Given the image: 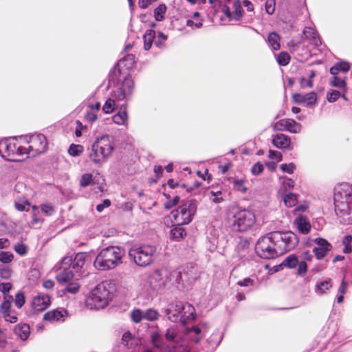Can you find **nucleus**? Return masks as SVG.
<instances>
[{"mask_svg":"<svg viewBox=\"0 0 352 352\" xmlns=\"http://www.w3.org/2000/svg\"><path fill=\"white\" fill-rule=\"evenodd\" d=\"M13 301V297L12 296L8 295L4 296L3 300L1 302L0 305V313L1 315L10 312L12 309V302Z\"/></svg>","mask_w":352,"mask_h":352,"instance_id":"35","label":"nucleus"},{"mask_svg":"<svg viewBox=\"0 0 352 352\" xmlns=\"http://www.w3.org/2000/svg\"><path fill=\"white\" fill-rule=\"evenodd\" d=\"M313 241L316 244L313 248V253L318 260L322 259L333 248L327 240L321 237L316 238Z\"/></svg>","mask_w":352,"mask_h":352,"instance_id":"20","label":"nucleus"},{"mask_svg":"<svg viewBox=\"0 0 352 352\" xmlns=\"http://www.w3.org/2000/svg\"><path fill=\"white\" fill-rule=\"evenodd\" d=\"M14 250L17 254H19L21 256L25 255L28 252L27 245L22 243L16 244L14 246Z\"/></svg>","mask_w":352,"mask_h":352,"instance_id":"58","label":"nucleus"},{"mask_svg":"<svg viewBox=\"0 0 352 352\" xmlns=\"http://www.w3.org/2000/svg\"><path fill=\"white\" fill-rule=\"evenodd\" d=\"M24 140L27 146H23V155L27 154L28 157H34L44 153L47 147L46 137L41 133L32 134L29 137L25 136Z\"/></svg>","mask_w":352,"mask_h":352,"instance_id":"12","label":"nucleus"},{"mask_svg":"<svg viewBox=\"0 0 352 352\" xmlns=\"http://www.w3.org/2000/svg\"><path fill=\"white\" fill-rule=\"evenodd\" d=\"M210 195V199L215 204H220L224 200L221 190L214 191L212 190Z\"/></svg>","mask_w":352,"mask_h":352,"instance_id":"45","label":"nucleus"},{"mask_svg":"<svg viewBox=\"0 0 352 352\" xmlns=\"http://www.w3.org/2000/svg\"><path fill=\"white\" fill-rule=\"evenodd\" d=\"M166 12V6L164 4L159 5L154 10V16L156 21H161L164 19Z\"/></svg>","mask_w":352,"mask_h":352,"instance_id":"41","label":"nucleus"},{"mask_svg":"<svg viewBox=\"0 0 352 352\" xmlns=\"http://www.w3.org/2000/svg\"><path fill=\"white\" fill-rule=\"evenodd\" d=\"M151 338L153 345L162 350L173 349V346L180 345L175 343L178 339V333L177 329L173 327L166 329L164 336L159 332H154L152 334Z\"/></svg>","mask_w":352,"mask_h":352,"instance_id":"14","label":"nucleus"},{"mask_svg":"<svg viewBox=\"0 0 352 352\" xmlns=\"http://www.w3.org/2000/svg\"><path fill=\"white\" fill-rule=\"evenodd\" d=\"M132 340V334L130 331H126L123 333L121 338V344L124 346H129V342Z\"/></svg>","mask_w":352,"mask_h":352,"instance_id":"60","label":"nucleus"},{"mask_svg":"<svg viewBox=\"0 0 352 352\" xmlns=\"http://www.w3.org/2000/svg\"><path fill=\"white\" fill-rule=\"evenodd\" d=\"M272 144L281 149L288 148L291 144L290 138L283 133H278L274 136Z\"/></svg>","mask_w":352,"mask_h":352,"instance_id":"28","label":"nucleus"},{"mask_svg":"<svg viewBox=\"0 0 352 352\" xmlns=\"http://www.w3.org/2000/svg\"><path fill=\"white\" fill-rule=\"evenodd\" d=\"M41 210L42 212L46 216H50L54 212V208L52 206L49 204H42L41 206Z\"/></svg>","mask_w":352,"mask_h":352,"instance_id":"62","label":"nucleus"},{"mask_svg":"<svg viewBox=\"0 0 352 352\" xmlns=\"http://www.w3.org/2000/svg\"><path fill=\"white\" fill-rule=\"evenodd\" d=\"M60 283V284H67L66 285V287L64 288L65 292H68V293L74 294H76L79 291L80 285L76 282H72V280L69 281L68 283Z\"/></svg>","mask_w":352,"mask_h":352,"instance_id":"43","label":"nucleus"},{"mask_svg":"<svg viewBox=\"0 0 352 352\" xmlns=\"http://www.w3.org/2000/svg\"><path fill=\"white\" fill-rule=\"evenodd\" d=\"M127 120V105L123 104L120 107L118 112L112 117V120L118 125H124Z\"/></svg>","mask_w":352,"mask_h":352,"instance_id":"30","label":"nucleus"},{"mask_svg":"<svg viewBox=\"0 0 352 352\" xmlns=\"http://www.w3.org/2000/svg\"><path fill=\"white\" fill-rule=\"evenodd\" d=\"M255 221V215L252 211L242 210L233 216L230 228L233 232H244L250 230Z\"/></svg>","mask_w":352,"mask_h":352,"instance_id":"13","label":"nucleus"},{"mask_svg":"<svg viewBox=\"0 0 352 352\" xmlns=\"http://www.w3.org/2000/svg\"><path fill=\"white\" fill-rule=\"evenodd\" d=\"M131 320L135 322L138 323L142 321V319L144 318V311H142L140 309H135L133 310L131 313Z\"/></svg>","mask_w":352,"mask_h":352,"instance_id":"48","label":"nucleus"},{"mask_svg":"<svg viewBox=\"0 0 352 352\" xmlns=\"http://www.w3.org/2000/svg\"><path fill=\"white\" fill-rule=\"evenodd\" d=\"M14 331L22 340H25L30 336V328L28 324H19L14 327Z\"/></svg>","mask_w":352,"mask_h":352,"instance_id":"32","label":"nucleus"},{"mask_svg":"<svg viewBox=\"0 0 352 352\" xmlns=\"http://www.w3.org/2000/svg\"><path fill=\"white\" fill-rule=\"evenodd\" d=\"M162 311L170 321L173 322L179 321L183 324L195 318V308L188 302L176 301L170 303L166 308L163 309Z\"/></svg>","mask_w":352,"mask_h":352,"instance_id":"6","label":"nucleus"},{"mask_svg":"<svg viewBox=\"0 0 352 352\" xmlns=\"http://www.w3.org/2000/svg\"><path fill=\"white\" fill-rule=\"evenodd\" d=\"M350 68L351 67H330L329 72L332 77L329 80V85L346 91L345 77L341 75L340 73L344 75L349 71Z\"/></svg>","mask_w":352,"mask_h":352,"instance_id":"17","label":"nucleus"},{"mask_svg":"<svg viewBox=\"0 0 352 352\" xmlns=\"http://www.w3.org/2000/svg\"><path fill=\"white\" fill-rule=\"evenodd\" d=\"M164 195L168 199V200L164 204V207L166 210L171 209L172 208H173L175 206H176L179 202L180 197L178 195H176L175 197H174V198L173 199H170V195H166L165 194H164Z\"/></svg>","mask_w":352,"mask_h":352,"instance_id":"44","label":"nucleus"},{"mask_svg":"<svg viewBox=\"0 0 352 352\" xmlns=\"http://www.w3.org/2000/svg\"><path fill=\"white\" fill-rule=\"evenodd\" d=\"M97 115L95 111H89L85 115V118L90 123H93L97 120Z\"/></svg>","mask_w":352,"mask_h":352,"instance_id":"64","label":"nucleus"},{"mask_svg":"<svg viewBox=\"0 0 352 352\" xmlns=\"http://www.w3.org/2000/svg\"><path fill=\"white\" fill-rule=\"evenodd\" d=\"M130 67H113L109 74V82L113 85L111 97L108 98L103 107L102 111L105 113L113 111L116 107V101L131 99L133 90L134 82L129 74Z\"/></svg>","mask_w":352,"mask_h":352,"instance_id":"1","label":"nucleus"},{"mask_svg":"<svg viewBox=\"0 0 352 352\" xmlns=\"http://www.w3.org/2000/svg\"><path fill=\"white\" fill-rule=\"evenodd\" d=\"M198 201L195 199L183 200L179 207L171 212L175 223L179 226L188 225L197 214Z\"/></svg>","mask_w":352,"mask_h":352,"instance_id":"8","label":"nucleus"},{"mask_svg":"<svg viewBox=\"0 0 352 352\" xmlns=\"http://www.w3.org/2000/svg\"><path fill=\"white\" fill-rule=\"evenodd\" d=\"M221 11L230 21H239L243 16V10L239 0L232 2V7L223 5Z\"/></svg>","mask_w":352,"mask_h":352,"instance_id":"19","label":"nucleus"},{"mask_svg":"<svg viewBox=\"0 0 352 352\" xmlns=\"http://www.w3.org/2000/svg\"><path fill=\"white\" fill-rule=\"evenodd\" d=\"M94 181V176L91 173L83 174L80 180V185L81 187H87L90 185Z\"/></svg>","mask_w":352,"mask_h":352,"instance_id":"47","label":"nucleus"},{"mask_svg":"<svg viewBox=\"0 0 352 352\" xmlns=\"http://www.w3.org/2000/svg\"><path fill=\"white\" fill-rule=\"evenodd\" d=\"M276 124H279L283 127V129L287 131L292 133H299L301 130V124L296 122L293 119H282L279 120Z\"/></svg>","mask_w":352,"mask_h":352,"instance_id":"27","label":"nucleus"},{"mask_svg":"<svg viewBox=\"0 0 352 352\" xmlns=\"http://www.w3.org/2000/svg\"><path fill=\"white\" fill-rule=\"evenodd\" d=\"M335 212L343 221L352 218V189L347 184H342L335 188Z\"/></svg>","mask_w":352,"mask_h":352,"instance_id":"4","label":"nucleus"},{"mask_svg":"<svg viewBox=\"0 0 352 352\" xmlns=\"http://www.w3.org/2000/svg\"><path fill=\"white\" fill-rule=\"evenodd\" d=\"M87 256L79 252L74 256H65L56 270V278L58 283H68L74 278L78 279L82 275V270L85 264Z\"/></svg>","mask_w":352,"mask_h":352,"instance_id":"2","label":"nucleus"},{"mask_svg":"<svg viewBox=\"0 0 352 352\" xmlns=\"http://www.w3.org/2000/svg\"><path fill=\"white\" fill-rule=\"evenodd\" d=\"M296 166L294 163L291 162L289 164H282L280 166V168L284 173H287L289 174L293 173L294 170L296 169Z\"/></svg>","mask_w":352,"mask_h":352,"instance_id":"56","label":"nucleus"},{"mask_svg":"<svg viewBox=\"0 0 352 352\" xmlns=\"http://www.w3.org/2000/svg\"><path fill=\"white\" fill-rule=\"evenodd\" d=\"M14 138H8L0 141V155L9 161H18L15 157L23 155V146H18Z\"/></svg>","mask_w":352,"mask_h":352,"instance_id":"15","label":"nucleus"},{"mask_svg":"<svg viewBox=\"0 0 352 352\" xmlns=\"http://www.w3.org/2000/svg\"><path fill=\"white\" fill-rule=\"evenodd\" d=\"M111 292L109 290L108 284L101 283L98 284L90 292L87 299V303L94 309H102L105 307L110 299Z\"/></svg>","mask_w":352,"mask_h":352,"instance_id":"10","label":"nucleus"},{"mask_svg":"<svg viewBox=\"0 0 352 352\" xmlns=\"http://www.w3.org/2000/svg\"><path fill=\"white\" fill-rule=\"evenodd\" d=\"M125 249L118 245H110L102 248L96 257L94 265L98 270L114 269L122 263Z\"/></svg>","mask_w":352,"mask_h":352,"instance_id":"3","label":"nucleus"},{"mask_svg":"<svg viewBox=\"0 0 352 352\" xmlns=\"http://www.w3.org/2000/svg\"><path fill=\"white\" fill-rule=\"evenodd\" d=\"M281 265L289 269H294L298 267L296 274L300 276H304L307 272V264L304 261H300L296 254H290L287 256Z\"/></svg>","mask_w":352,"mask_h":352,"instance_id":"18","label":"nucleus"},{"mask_svg":"<svg viewBox=\"0 0 352 352\" xmlns=\"http://www.w3.org/2000/svg\"><path fill=\"white\" fill-rule=\"evenodd\" d=\"M157 247L150 244H135L129 251L131 260L140 267H146L154 261Z\"/></svg>","mask_w":352,"mask_h":352,"instance_id":"7","label":"nucleus"},{"mask_svg":"<svg viewBox=\"0 0 352 352\" xmlns=\"http://www.w3.org/2000/svg\"><path fill=\"white\" fill-rule=\"evenodd\" d=\"M276 60L280 65L285 66L289 62L290 56L288 53L282 52L278 55Z\"/></svg>","mask_w":352,"mask_h":352,"instance_id":"51","label":"nucleus"},{"mask_svg":"<svg viewBox=\"0 0 352 352\" xmlns=\"http://www.w3.org/2000/svg\"><path fill=\"white\" fill-rule=\"evenodd\" d=\"M276 1L275 0H267L265 2V10L269 14H272L275 12Z\"/></svg>","mask_w":352,"mask_h":352,"instance_id":"59","label":"nucleus"},{"mask_svg":"<svg viewBox=\"0 0 352 352\" xmlns=\"http://www.w3.org/2000/svg\"><path fill=\"white\" fill-rule=\"evenodd\" d=\"M283 201L286 206L293 207L297 203V195L292 192H288L284 195Z\"/></svg>","mask_w":352,"mask_h":352,"instance_id":"40","label":"nucleus"},{"mask_svg":"<svg viewBox=\"0 0 352 352\" xmlns=\"http://www.w3.org/2000/svg\"><path fill=\"white\" fill-rule=\"evenodd\" d=\"M341 96V91L334 89H330L327 93V100L329 102H336Z\"/></svg>","mask_w":352,"mask_h":352,"instance_id":"52","label":"nucleus"},{"mask_svg":"<svg viewBox=\"0 0 352 352\" xmlns=\"http://www.w3.org/2000/svg\"><path fill=\"white\" fill-rule=\"evenodd\" d=\"M171 278L174 279V282L177 285H181L182 287H186L185 281L184 280V277L182 274V271L180 267H178L175 270H174L171 274Z\"/></svg>","mask_w":352,"mask_h":352,"instance_id":"38","label":"nucleus"},{"mask_svg":"<svg viewBox=\"0 0 352 352\" xmlns=\"http://www.w3.org/2000/svg\"><path fill=\"white\" fill-rule=\"evenodd\" d=\"M244 183V179H234L233 181V188L236 191L245 193L246 192L248 188L245 186Z\"/></svg>","mask_w":352,"mask_h":352,"instance_id":"50","label":"nucleus"},{"mask_svg":"<svg viewBox=\"0 0 352 352\" xmlns=\"http://www.w3.org/2000/svg\"><path fill=\"white\" fill-rule=\"evenodd\" d=\"M264 170L263 165L260 162H257L251 168V173L254 175H258Z\"/></svg>","mask_w":352,"mask_h":352,"instance_id":"57","label":"nucleus"},{"mask_svg":"<svg viewBox=\"0 0 352 352\" xmlns=\"http://www.w3.org/2000/svg\"><path fill=\"white\" fill-rule=\"evenodd\" d=\"M2 316L6 322H9L10 323H15L18 320L17 315L14 310H12L9 313H6L3 314Z\"/></svg>","mask_w":352,"mask_h":352,"instance_id":"55","label":"nucleus"},{"mask_svg":"<svg viewBox=\"0 0 352 352\" xmlns=\"http://www.w3.org/2000/svg\"><path fill=\"white\" fill-rule=\"evenodd\" d=\"M186 340H184L179 346H173V349L169 352H190V348L192 346L191 344Z\"/></svg>","mask_w":352,"mask_h":352,"instance_id":"42","label":"nucleus"},{"mask_svg":"<svg viewBox=\"0 0 352 352\" xmlns=\"http://www.w3.org/2000/svg\"><path fill=\"white\" fill-rule=\"evenodd\" d=\"M280 40L279 35L274 32H270L268 35L267 41L270 47L273 50H278L280 49Z\"/></svg>","mask_w":352,"mask_h":352,"instance_id":"33","label":"nucleus"},{"mask_svg":"<svg viewBox=\"0 0 352 352\" xmlns=\"http://www.w3.org/2000/svg\"><path fill=\"white\" fill-rule=\"evenodd\" d=\"M331 286L330 280H323L316 284L315 292L318 295H322L325 294L326 291L329 290Z\"/></svg>","mask_w":352,"mask_h":352,"instance_id":"37","label":"nucleus"},{"mask_svg":"<svg viewBox=\"0 0 352 352\" xmlns=\"http://www.w3.org/2000/svg\"><path fill=\"white\" fill-rule=\"evenodd\" d=\"M67 314L66 309L58 308L45 313L43 316V320L49 322H64Z\"/></svg>","mask_w":352,"mask_h":352,"instance_id":"26","label":"nucleus"},{"mask_svg":"<svg viewBox=\"0 0 352 352\" xmlns=\"http://www.w3.org/2000/svg\"><path fill=\"white\" fill-rule=\"evenodd\" d=\"M186 286L191 285L198 277L197 268L193 263H189L186 267H180Z\"/></svg>","mask_w":352,"mask_h":352,"instance_id":"23","label":"nucleus"},{"mask_svg":"<svg viewBox=\"0 0 352 352\" xmlns=\"http://www.w3.org/2000/svg\"><path fill=\"white\" fill-rule=\"evenodd\" d=\"M12 284L10 283H0V292H2L4 296H8L7 293L12 289Z\"/></svg>","mask_w":352,"mask_h":352,"instance_id":"63","label":"nucleus"},{"mask_svg":"<svg viewBox=\"0 0 352 352\" xmlns=\"http://www.w3.org/2000/svg\"><path fill=\"white\" fill-rule=\"evenodd\" d=\"M50 305V297L47 294H39L32 299V308L34 312L45 310Z\"/></svg>","mask_w":352,"mask_h":352,"instance_id":"22","label":"nucleus"},{"mask_svg":"<svg viewBox=\"0 0 352 352\" xmlns=\"http://www.w3.org/2000/svg\"><path fill=\"white\" fill-rule=\"evenodd\" d=\"M25 303V297L23 292H19L15 295L14 304L16 307L21 309Z\"/></svg>","mask_w":352,"mask_h":352,"instance_id":"49","label":"nucleus"},{"mask_svg":"<svg viewBox=\"0 0 352 352\" xmlns=\"http://www.w3.org/2000/svg\"><path fill=\"white\" fill-rule=\"evenodd\" d=\"M274 242L277 245L280 255L293 250L299 243V238L293 232H272Z\"/></svg>","mask_w":352,"mask_h":352,"instance_id":"11","label":"nucleus"},{"mask_svg":"<svg viewBox=\"0 0 352 352\" xmlns=\"http://www.w3.org/2000/svg\"><path fill=\"white\" fill-rule=\"evenodd\" d=\"M186 235V230L182 226L177 225L173 228L170 231V236L171 239L179 241Z\"/></svg>","mask_w":352,"mask_h":352,"instance_id":"34","label":"nucleus"},{"mask_svg":"<svg viewBox=\"0 0 352 352\" xmlns=\"http://www.w3.org/2000/svg\"><path fill=\"white\" fill-rule=\"evenodd\" d=\"M135 63V56L133 54H126L118 60L116 66H133Z\"/></svg>","mask_w":352,"mask_h":352,"instance_id":"39","label":"nucleus"},{"mask_svg":"<svg viewBox=\"0 0 352 352\" xmlns=\"http://www.w3.org/2000/svg\"><path fill=\"white\" fill-rule=\"evenodd\" d=\"M144 319L148 320V321H154L157 319L158 317V313L157 311L149 309H147L146 311H144Z\"/></svg>","mask_w":352,"mask_h":352,"instance_id":"53","label":"nucleus"},{"mask_svg":"<svg viewBox=\"0 0 352 352\" xmlns=\"http://www.w3.org/2000/svg\"><path fill=\"white\" fill-rule=\"evenodd\" d=\"M82 146L72 144L68 149V153L70 155L76 157L80 155L82 153Z\"/></svg>","mask_w":352,"mask_h":352,"instance_id":"46","label":"nucleus"},{"mask_svg":"<svg viewBox=\"0 0 352 352\" xmlns=\"http://www.w3.org/2000/svg\"><path fill=\"white\" fill-rule=\"evenodd\" d=\"M113 150V138L109 135H102L92 144L89 158L95 165L100 166L107 161Z\"/></svg>","mask_w":352,"mask_h":352,"instance_id":"5","label":"nucleus"},{"mask_svg":"<svg viewBox=\"0 0 352 352\" xmlns=\"http://www.w3.org/2000/svg\"><path fill=\"white\" fill-rule=\"evenodd\" d=\"M237 285L241 287H249L254 285V280L250 277H247L240 280L236 283Z\"/></svg>","mask_w":352,"mask_h":352,"instance_id":"61","label":"nucleus"},{"mask_svg":"<svg viewBox=\"0 0 352 352\" xmlns=\"http://www.w3.org/2000/svg\"><path fill=\"white\" fill-rule=\"evenodd\" d=\"M293 99L297 104H305L307 107H312L316 104L317 94L314 91L306 94L296 93L293 95Z\"/></svg>","mask_w":352,"mask_h":352,"instance_id":"21","label":"nucleus"},{"mask_svg":"<svg viewBox=\"0 0 352 352\" xmlns=\"http://www.w3.org/2000/svg\"><path fill=\"white\" fill-rule=\"evenodd\" d=\"M223 335L219 330L214 331L206 340L203 346V350L206 352H212L222 340Z\"/></svg>","mask_w":352,"mask_h":352,"instance_id":"24","label":"nucleus"},{"mask_svg":"<svg viewBox=\"0 0 352 352\" xmlns=\"http://www.w3.org/2000/svg\"><path fill=\"white\" fill-rule=\"evenodd\" d=\"M155 36V32L153 30H148L144 34V48L145 50L151 49L152 43Z\"/></svg>","mask_w":352,"mask_h":352,"instance_id":"36","label":"nucleus"},{"mask_svg":"<svg viewBox=\"0 0 352 352\" xmlns=\"http://www.w3.org/2000/svg\"><path fill=\"white\" fill-rule=\"evenodd\" d=\"M298 74V80L302 89L311 88L313 87L312 78L315 76V72L311 70L309 74H305L304 67H294Z\"/></svg>","mask_w":352,"mask_h":352,"instance_id":"25","label":"nucleus"},{"mask_svg":"<svg viewBox=\"0 0 352 352\" xmlns=\"http://www.w3.org/2000/svg\"><path fill=\"white\" fill-rule=\"evenodd\" d=\"M294 224L299 232L303 234H306L310 231L311 224L305 217H297L294 221Z\"/></svg>","mask_w":352,"mask_h":352,"instance_id":"31","label":"nucleus"},{"mask_svg":"<svg viewBox=\"0 0 352 352\" xmlns=\"http://www.w3.org/2000/svg\"><path fill=\"white\" fill-rule=\"evenodd\" d=\"M303 34L311 45L316 47H318L321 45V40L317 32L314 28L311 27H305L303 30Z\"/></svg>","mask_w":352,"mask_h":352,"instance_id":"29","label":"nucleus"},{"mask_svg":"<svg viewBox=\"0 0 352 352\" xmlns=\"http://www.w3.org/2000/svg\"><path fill=\"white\" fill-rule=\"evenodd\" d=\"M277 248L271 232L258 239L255 245V252L262 258L272 259L280 255Z\"/></svg>","mask_w":352,"mask_h":352,"instance_id":"9","label":"nucleus"},{"mask_svg":"<svg viewBox=\"0 0 352 352\" xmlns=\"http://www.w3.org/2000/svg\"><path fill=\"white\" fill-rule=\"evenodd\" d=\"M208 323L201 322L197 326L187 328L184 336V340L192 345L197 344L199 340L205 336L207 333Z\"/></svg>","mask_w":352,"mask_h":352,"instance_id":"16","label":"nucleus"},{"mask_svg":"<svg viewBox=\"0 0 352 352\" xmlns=\"http://www.w3.org/2000/svg\"><path fill=\"white\" fill-rule=\"evenodd\" d=\"M13 254L10 252L0 251V261L3 263H9L13 260Z\"/></svg>","mask_w":352,"mask_h":352,"instance_id":"54","label":"nucleus"}]
</instances>
